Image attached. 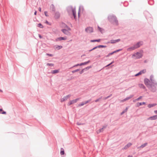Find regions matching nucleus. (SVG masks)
<instances>
[{
    "label": "nucleus",
    "instance_id": "f257e3e1",
    "mask_svg": "<svg viewBox=\"0 0 157 157\" xmlns=\"http://www.w3.org/2000/svg\"><path fill=\"white\" fill-rule=\"evenodd\" d=\"M109 21L112 23H113L114 22L117 25H118V21L115 15H112L109 16L108 17Z\"/></svg>",
    "mask_w": 157,
    "mask_h": 157
},
{
    "label": "nucleus",
    "instance_id": "f03ea898",
    "mask_svg": "<svg viewBox=\"0 0 157 157\" xmlns=\"http://www.w3.org/2000/svg\"><path fill=\"white\" fill-rule=\"evenodd\" d=\"M157 86L151 84V86H150V87L148 88L152 92H156L157 90Z\"/></svg>",
    "mask_w": 157,
    "mask_h": 157
},
{
    "label": "nucleus",
    "instance_id": "7ed1b4c3",
    "mask_svg": "<svg viewBox=\"0 0 157 157\" xmlns=\"http://www.w3.org/2000/svg\"><path fill=\"white\" fill-rule=\"evenodd\" d=\"M144 83L148 88H149L150 86H151V82L149 80L146 78H145L144 79Z\"/></svg>",
    "mask_w": 157,
    "mask_h": 157
},
{
    "label": "nucleus",
    "instance_id": "20e7f679",
    "mask_svg": "<svg viewBox=\"0 0 157 157\" xmlns=\"http://www.w3.org/2000/svg\"><path fill=\"white\" fill-rule=\"evenodd\" d=\"M106 46L105 45H98V46H97L94 47L92 49L89 50L88 51L89 52H90L97 49V48H106Z\"/></svg>",
    "mask_w": 157,
    "mask_h": 157
},
{
    "label": "nucleus",
    "instance_id": "39448f33",
    "mask_svg": "<svg viewBox=\"0 0 157 157\" xmlns=\"http://www.w3.org/2000/svg\"><path fill=\"white\" fill-rule=\"evenodd\" d=\"M85 31L88 33H91L93 32V28L90 27H87L86 28Z\"/></svg>",
    "mask_w": 157,
    "mask_h": 157
},
{
    "label": "nucleus",
    "instance_id": "423d86ee",
    "mask_svg": "<svg viewBox=\"0 0 157 157\" xmlns=\"http://www.w3.org/2000/svg\"><path fill=\"white\" fill-rule=\"evenodd\" d=\"M122 50V49H119L114 51L108 54L107 55H106V57H109L110 56L112 55L114 53H116L118 52H119V51H120Z\"/></svg>",
    "mask_w": 157,
    "mask_h": 157
},
{
    "label": "nucleus",
    "instance_id": "0eeeda50",
    "mask_svg": "<svg viewBox=\"0 0 157 157\" xmlns=\"http://www.w3.org/2000/svg\"><path fill=\"white\" fill-rule=\"evenodd\" d=\"M67 39L66 36L65 37H60L56 38L55 39V41L57 42L58 41H60L62 40H66Z\"/></svg>",
    "mask_w": 157,
    "mask_h": 157
},
{
    "label": "nucleus",
    "instance_id": "6e6552de",
    "mask_svg": "<svg viewBox=\"0 0 157 157\" xmlns=\"http://www.w3.org/2000/svg\"><path fill=\"white\" fill-rule=\"evenodd\" d=\"M70 9L71 10L73 16L75 19L76 18V14L75 9H73L72 6H71Z\"/></svg>",
    "mask_w": 157,
    "mask_h": 157
},
{
    "label": "nucleus",
    "instance_id": "1a4fd4ad",
    "mask_svg": "<svg viewBox=\"0 0 157 157\" xmlns=\"http://www.w3.org/2000/svg\"><path fill=\"white\" fill-rule=\"evenodd\" d=\"M146 69H143L142 70L140 71V72H139L137 73L135 75V76H137L140 75H141L142 74L145 73L146 72Z\"/></svg>",
    "mask_w": 157,
    "mask_h": 157
},
{
    "label": "nucleus",
    "instance_id": "9d476101",
    "mask_svg": "<svg viewBox=\"0 0 157 157\" xmlns=\"http://www.w3.org/2000/svg\"><path fill=\"white\" fill-rule=\"evenodd\" d=\"M71 96L70 94H68L67 95L64 96L63 98H62L61 99V102L64 101L66 100H67L68 98L70 97Z\"/></svg>",
    "mask_w": 157,
    "mask_h": 157
},
{
    "label": "nucleus",
    "instance_id": "9b49d317",
    "mask_svg": "<svg viewBox=\"0 0 157 157\" xmlns=\"http://www.w3.org/2000/svg\"><path fill=\"white\" fill-rule=\"evenodd\" d=\"M60 16V14L59 11L56 12L55 14L54 17L56 19H57L59 18Z\"/></svg>",
    "mask_w": 157,
    "mask_h": 157
},
{
    "label": "nucleus",
    "instance_id": "f8f14e48",
    "mask_svg": "<svg viewBox=\"0 0 157 157\" xmlns=\"http://www.w3.org/2000/svg\"><path fill=\"white\" fill-rule=\"evenodd\" d=\"M136 54L137 55V56L135 58L136 59H140L143 56V55H142V54L138 52H137L136 53Z\"/></svg>",
    "mask_w": 157,
    "mask_h": 157
},
{
    "label": "nucleus",
    "instance_id": "ddd939ff",
    "mask_svg": "<svg viewBox=\"0 0 157 157\" xmlns=\"http://www.w3.org/2000/svg\"><path fill=\"white\" fill-rule=\"evenodd\" d=\"M132 144L131 143H129L127 144L123 148H122V149L126 150L131 145H132Z\"/></svg>",
    "mask_w": 157,
    "mask_h": 157
},
{
    "label": "nucleus",
    "instance_id": "4468645a",
    "mask_svg": "<svg viewBox=\"0 0 157 157\" xmlns=\"http://www.w3.org/2000/svg\"><path fill=\"white\" fill-rule=\"evenodd\" d=\"M156 119H157V115H155L148 117L147 118V120H153Z\"/></svg>",
    "mask_w": 157,
    "mask_h": 157
},
{
    "label": "nucleus",
    "instance_id": "2eb2a0df",
    "mask_svg": "<svg viewBox=\"0 0 157 157\" xmlns=\"http://www.w3.org/2000/svg\"><path fill=\"white\" fill-rule=\"evenodd\" d=\"M121 40L120 39H118L117 40H110V42L111 44H115L116 43L120 41Z\"/></svg>",
    "mask_w": 157,
    "mask_h": 157
},
{
    "label": "nucleus",
    "instance_id": "dca6fc26",
    "mask_svg": "<svg viewBox=\"0 0 157 157\" xmlns=\"http://www.w3.org/2000/svg\"><path fill=\"white\" fill-rule=\"evenodd\" d=\"M134 96L133 94H131L129 95V96L126 97L125 99L122 100V102L126 100H128L132 98Z\"/></svg>",
    "mask_w": 157,
    "mask_h": 157
},
{
    "label": "nucleus",
    "instance_id": "f3484780",
    "mask_svg": "<svg viewBox=\"0 0 157 157\" xmlns=\"http://www.w3.org/2000/svg\"><path fill=\"white\" fill-rule=\"evenodd\" d=\"M50 9L53 12H55L56 10V8L54 5L53 4H52L50 6Z\"/></svg>",
    "mask_w": 157,
    "mask_h": 157
},
{
    "label": "nucleus",
    "instance_id": "a211bd4d",
    "mask_svg": "<svg viewBox=\"0 0 157 157\" xmlns=\"http://www.w3.org/2000/svg\"><path fill=\"white\" fill-rule=\"evenodd\" d=\"M61 31L66 35H68L69 33L68 30L66 29H61Z\"/></svg>",
    "mask_w": 157,
    "mask_h": 157
},
{
    "label": "nucleus",
    "instance_id": "6ab92c4d",
    "mask_svg": "<svg viewBox=\"0 0 157 157\" xmlns=\"http://www.w3.org/2000/svg\"><path fill=\"white\" fill-rule=\"evenodd\" d=\"M140 42H138L136 44L134 45V46L135 49L139 48L140 47Z\"/></svg>",
    "mask_w": 157,
    "mask_h": 157
},
{
    "label": "nucleus",
    "instance_id": "aec40b11",
    "mask_svg": "<svg viewBox=\"0 0 157 157\" xmlns=\"http://www.w3.org/2000/svg\"><path fill=\"white\" fill-rule=\"evenodd\" d=\"M146 104V103L144 102H138L137 103L136 106L137 107H138L140 106H141L143 105H145Z\"/></svg>",
    "mask_w": 157,
    "mask_h": 157
},
{
    "label": "nucleus",
    "instance_id": "412c9836",
    "mask_svg": "<svg viewBox=\"0 0 157 157\" xmlns=\"http://www.w3.org/2000/svg\"><path fill=\"white\" fill-rule=\"evenodd\" d=\"M59 72V69L55 70H52L51 71V73L52 74H55L58 73Z\"/></svg>",
    "mask_w": 157,
    "mask_h": 157
},
{
    "label": "nucleus",
    "instance_id": "4be33fe9",
    "mask_svg": "<svg viewBox=\"0 0 157 157\" xmlns=\"http://www.w3.org/2000/svg\"><path fill=\"white\" fill-rule=\"evenodd\" d=\"M135 49L133 46L128 48L127 49V51H131L132 50H134Z\"/></svg>",
    "mask_w": 157,
    "mask_h": 157
},
{
    "label": "nucleus",
    "instance_id": "5701e85b",
    "mask_svg": "<svg viewBox=\"0 0 157 157\" xmlns=\"http://www.w3.org/2000/svg\"><path fill=\"white\" fill-rule=\"evenodd\" d=\"M90 60H89L85 62H84L82 63L79 64V65H80V66H82V65H84L86 64H87L90 62Z\"/></svg>",
    "mask_w": 157,
    "mask_h": 157
},
{
    "label": "nucleus",
    "instance_id": "b1692460",
    "mask_svg": "<svg viewBox=\"0 0 157 157\" xmlns=\"http://www.w3.org/2000/svg\"><path fill=\"white\" fill-rule=\"evenodd\" d=\"M139 86L140 88H142L144 90L146 88L145 86L143 84H139Z\"/></svg>",
    "mask_w": 157,
    "mask_h": 157
},
{
    "label": "nucleus",
    "instance_id": "393cba45",
    "mask_svg": "<svg viewBox=\"0 0 157 157\" xmlns=\"http://www.w3.org/2000/svg\"><path fill=\"white\" fill-rule=\"evenodd\" d=\"M156 105V104H155V103H153V104H149L148 105V107L150 108H151V107H152L155 105Z\"/></svg>",
    "mask_w": 157,
    "mask_h": 157
},
{
    "label": "nucleus",
    "instance_id": "a878e982",
    "mask_svg": "<svg viewBox=\"0 0 157 157\" xmlns=\"http://www.w3.org/2000/svg\"><path fill=\"white\" fill-rule=\"evenodd\" d=\"M151 84L154 85H155L157 86V82L155 81L154 79H153L151 81Z\"/></svg>",
    "mask_w": 157,
    "mask_h": 157
},
{
    "label": "nucleus",
    "instance_id": "bb28decb",
    "mask_svg": "<svg viewBox=\"0 0 157 157\" xmlns=\"http://www.w3.org/2000/svg\"><path fill=\"white\" fill-rule=\"evenodd\" d=\"M79 99V98H76L75 99H73L72 100H71V102L72 104L76 102Z\"/></svg>",
    "mask_w": 157,
    "mask_h": 157
},
{
    "label": "nucleus",
    "instance_id": "cd10ccee",
    "mask_svg": "<svg viewBox=\"0 0 157 157\" xmlns=\"http://www.w3.org/2000/svg\"><path fill=\"white\" fill-rule=\"evenodd\" d=\"M128 109V107H126V108L121 113V115H122L124 113H125L127 112Z\"/></svg>",
    "mask_w": 157,
    "mask_h": 157
},
{
    "label": "nucleus",
    "instance_id": "c85d7f7f",
    "mask_svg": "<svg viewBox=\"0 0 157 157\" xmlns=\"http://www.w3.org/2000/svg\"><path fill=\"white\" fill-rule=\"evenodd\" d=\"M101 40L100 39H98L95 40H91L90 41L91 42H99Z\"/></svg>",
    "mask_w": 157,
    "mask_h": 157
},
{
    "label": "nucleus",
    "instance_id": "c756f323",
    "mask_svg": "<svg viewBox=\"0 0 157 157\" xmlns=\"http://www.w3.org/2000/svg\"><path fill=\"white\" fill-rule=\"evenodd\" d=\"M147 143H145L144 144H142V145H141L138 148H143L144 147H145L147 145Z\"/></svg>",
    "mask_w": 157,
    "mask_h": 157
},
{
    "label": "nucleus",
    "instance_id": "7c9ffc66",
    "mask_svg": "<svg viewBox=\"0 0 157 157\" xmlns=\"http://www.w3.org/2000/svg\"><path fill=\"white\" fill-rule=\"evenodd\" d=\"M63 48V46L61 45H56V48L58 50L61 49Z\"/></svg>",
    "mask_w": 157,
    "mask_h": 157
},
{
    "label": "nucleus",
    "instance_id": "2f4dec72",
    "mask_svg": "<svg viewBox=\"0 0 157 157\" xmlns=\"http://www.w3.org/2000/svg\"><path fill=\"white\" fill-rule=\"evenodd\" d=\"M148 2V4L150 5H152L154 3V1L153 0H149Z\"/></svg>",
    "mask_w": 157,
    "mask_h": 157
},
{
    "label": "nucleus",
    "instance_id": "473e14b6",
    "mask_svg": "<svg viewBox=\"0 0 157 157\" xmlns=\"http://www.w3.org/2000/svg\"><path fill=\"white\" fill-rule=\"evenodd\" d=\"M60 153L62 155H63L64 154V151L63 148H61Z\"/></svg>",
    "mask_w": 157,
    "mask_h": 157
},
{
    "label": "nucleus",
    "instance_id": "72a5a7b5",
    "mask_svg": "<svg viewBox=\"0 0 157 157\" xmlns=\"http://www.w3.org/2000/svg\"><path fill=\"white\" fill-rule=\"evenodd\" d=\"M103 128H101L98 130L97 132L98 134H99L100 133L102 132L103 131Z\"/></svg>",
    "mask_w": 157,
    "mask_h": 157
},
{
    "label": "nucleus",
    "instance_id": "f704fd0d",
    "mask_svg": "<svg viewBox=\"0 0 157 157\" xmlns=\"http://www.w3.org/2000/svg\"><path fill=\"white\" fill-rule=\"evenodd\" d=\"M91 67H92V66H88V67L85 68L84 69H85V71H87V70H89V69L91 68Z\"/></svg>",
    "mask_w": 157,
    "mask_h": 157
},
{
    "label": "nucleus",
    "instance_id": "c9c22d12",
    "mask_svg": "<svg viewBox=\"0 0 157 157\" xmlns=\"http://www.w3.org/2000/svg\"><path fill=\"white\" fill-rule=\"evenodd\" d=\"M47 66L50 67H53L54 66V64L52 63H47L46 64Z\"/></svg>",
    "mask_w": 157,
    "mask_h": 157
},
{
    "label": "nucleus",
    "instance_id": "e433bc0d",
    "mask_svg": "<svg viewBox=\"0 0 157 157\" xmlns=\"http://www.w3.org/2000/svg\"><path fill=\"white\" fill-rule=\"evenodd\" d=\"M37 26L38 27L41 28H43L44 27L43 26L41 23L38 24Z\"/></svg>",
    "mask_w": 157,
    "mask_h": 157
},
{
    "label": "nucleus",
    "instance_id": "4c0bfd02",
    "mask_svg": "<svg viewBox=\"0 0 157 157\" xmlns=\"http://www.w3.org/2000/svg\"><path fill=\"white\" fill-rule=\"evenodd\" d=\"M65 27H66L67 29V30H68V31H71V29L67 25H65Z\"/></svg>",
    "mask_w": 157,
    "mask_h": 157
},
{
    "label": "nucleus",
    "instance_id": "58836bf2",
    "mask_svg": "<svg viewBox=\"0 0 157 157\" xmlns=\"http://www.w3.org/2000/svg\"><path fill=\"white\" fill-rule=\"evenodd\" d=\"M102 98V96H101L99 98H98L95 100L94 101L96 102H97L98 101H99Z\"/></svg>",
    "mask_w": 157,
    "mask_h": 157
},
{
    "label": "nucleus",
    "instance_id": "ea45409f",
    "mask_svg": "<svg viewBox=\"0 0 157 157\" xmlns=\"http://www.w3.org/2000/svg\"><path fill=\"white\" fill-rule=\"evenodd\" d=\"M80 70V69H77L75 70H73V71H72V72L73 73H74L76 72H77L78 71H79Z\"/></svg>",
    "mask_w": 157,
    "mask_h": 157
},
{
    "label": "nucleus",
    "instance_id": "a19ab883",
    "mask_svg": "<svg viewBox=\"0 0 157 157\" xmlns=\"http://www.w3.org/2000/svg\"><path fill=\"white\" fill-rule=\"evenodd\" d=\"M85 104L84 101H83L81 103L79 104L78 105L79 106H82L83 105Z\"/></svg>",
    "mask_w": 157,
    "mask_h": 157
},
{
    "label": "nucleus",
    "instance_id": "79ce46f5",
    "mask_svg": "<svg viewBox=\"0 0 157 157\" xmlns=\"http://www.w3.org/2000/svg\"><path fill=\"white\" fill-rule=\"evenodd\" d=\"M46 55L51 57L53 56V55L49 53H46Z\"/></svg>",
    "mask_w": 157,
    "mask_h": 157
},
{
    "label": "nucleus",
    "instance_id": "37998d69",
    "mask_svg": "<svg viewBox=\"0 0 157 157\" xmlns=\"http://www.w3.org/2000/svg\"><path fill=\"white\" fill-rule=\"evenodd\" d=\"M80 66V65H79V64H77L75 65H74L73 67H71V68H72L73 67H77L78 66Z\"/></svg>",
    "mask_w": 157,
    "mask_h": 157
},
{
    "label": "nucleus",
    "instance_id": "c03bdc74",
    "mask_svg": "<svg viewBox=\"0 0 157 157\" xmlns=\"http://www.w3.org/2000/svg\"><path fill=\"white\" fill-rule=\"evenodd\" d=\"M154 76L153 75H151L150 76V80L151 81L153 79Z\"/></svg>",
    "mask_w": 157,
    "mask_h": 157
},
{
    "label": "nucleus",
    "instance_id": "a18cd8bd",
    "mask_svg": "<svg viewBox=\"0 0 157 157\" xmlns=\"http://www.w3.org/2000/svg\"><path fill=\"white\" fill-rule=\"evenodd\" d=\"M84 71H85V69H83L79 72V73L80 74H81L83 73Z\"/></svg>",
    "mask_w": 157,
    "mask_h": 157
},
{
    "label": "nucleus",
    "instance_id": "49530a36",
    "mask_svg": "<svg viewBox=\"0 0 157 157\" xmlns=\"http://www.w3.org/2000/svg\"><path fill=\"white\" fill-rule=\"evenodd\" d=\"M47 11H45L44 12V14L45 15V16H46V17H48V15L47 14Z\"/></svg>",
    "mask_w": 157,
    "mask_h": 157
},
{
    "label": "nucleus",
    "instance_id": "de8ad7c7",
    "mask_svg": "<svg viewBox=\"0 0 157 157\" xmlns=\"http://www.w3.org/2000/svg\"><path fill=\"white\" fill-rule=\"evenodd\" d=\"M80 7H79V8L78 11V17H80Z\"/></svg>",
    "mask_w": 157,
    "mask_h": 157
},
{
    "label": "nucleus",
    "instance_id": "09e8293b",
    "mask_svg": "<svg viewBox=\"0 0 157 157\" xmlns=\"http://www.w3.org/2000/svg\"><path fill=\"white\" fill-rule=\"evenodd\" d=\"M70 7H68V8H67V11L68 12V13L70 12H71V10L70 9Z\"/></svg>",
    "mask_w": 157,
    "mask_h": 157
},
{
    "label": "nucleus",
    "instance_id": "8fccbe9b",
    "mask_svg": "<svg viewBox=\"0 0 157 157\" xmlns=\"http://www.w3.org/2000/svg\"><path fill=\"white\" fill-rule=\"evenodd\" d=\"M142 98V96H140L139 97V98H138L136 99V100H137V101H138L139 100H140V99H141Z\"/></svg>",
    "mask_w": 157,
    "mask_h": 157
},
{
    "label": "nucleus",
    "instance_id": "3c124183",
    "mask_svg": "<svg viewBox=\"0 0 157 157\" xmlns=\"http://www.w3.org/2000/svg\"><path fill=\"white\" fill-rule=\"evenodd\" d=\"M107 125L105 124L103 126L102 128H103V129H105L107 127Z\"/></svg>",
    "mask_w": 157,
    "mask_h": 157
},
{
    "label": "nucleus",
    "instance_id": "603ef678",
    "mask_svg": "<svg viewBox=\"0 0 157 157\" xmlns=\"http://www.w3.org/2000/svg\"><path fill=\"white\" fill-rule=\"evenodd\" d=\"M91 101V100L90 99V100H88L87 101H84L85 102V104H87V103H88L90 101Z\"/></svg>",
    "mask_w": 157,
    "mask_h": 157
},
{
    "label": "nucleus",
    "instance_id": "864d4df0",
    "mask_svg": "<svg viewBox=\"0 0 157 157\" xmlns=\"http://www.w3.org/2000/svg\"><path fill=\"white\" fill-rule=\"evenodd\" d=\"M72 103L71 101H70L67 104V105L68 106H70V105H72Z\"/></svg>",
    "mask_w": 157,
    "mask_h": 157
},
{
    "label": "nucleus",
    "instance_id": "5fc2aeb1",
    "mask_svg": "<svg viewBox=\"0 0 157 157\" xmlns=\"http://www.w3.org/2000/svg\"><path fill=\"white\" fill-rule=\"evenodd\" d=\"M98 29L102 33V29L99 26L98 27Z\"/></svg>",
    "mask_w": 157,
    "mask_h": 157
},
{
    "label": "nucleus",
    "instance_id": "6e6d98bb",
    "mask_svg": "<svg viewBox=\"0 0 157 157\" xmlns=\"http://www.w3.org/2000/svg\"><path fill=\"white\" fill-rule=\"evenodd\" d=\"M6 112L5 111H3V112H2L0 113L2 114H6Z\"/></svg>",
    "mask_w": 157,
    "mask_h": 157
},
{
    "label": "nucleus",
    "instance_id": "4d7b16f0",
    "mask_svg": "<svg viewBox=\"0 0 157 157\" xmlns=\"http://www.w3.org/2000/svg\"><path fill=\"white\" fill-rule=\"evenodd\" d=\"M38 36L40 39H41V38H42V37H43L40 34H38Z\"/></svg>",
    "mask_w": 157,
    "mask_h": 157
},
{
    "label": "nucleus",
    "instance_id": "13d9d810",
    "mask_svg": "<svg viewBox=\"0 0 157 157\" xmlns=\"http://www.w3.org/2000/svg\"><path fill=\"white\" fill-rule=\"evenodd\" d=\"M45 23H46L48 25H50L49 22H48L47 20L46 21Z\"/></svg>",
    "mask_w": 157,
    "mask_h": 157
},
{
    "label": "nucleus",
    "instance_id": "bf43d9fd",
    "mask_svg": "<svg viewBox=\"0 0 157 157\" xmlns=\"http://www.w3.org/2000/svg\"><path fill=\"white\" fill-rule=\"evenodd\" d=\"M136 54H134L132 55V58H133L135 57H136Z\"/></svg>",
    "mask_w": 157,
    "mask_h": 157
},
{
    "label": "nucleus",
    "instance_id": "052dcab7",
    "mask_svg": "<svg viewBox=\"0 0 157 157\" xmlns=\"http://www.w3.org/2000/svg\"><path fill=\"white\" fill-rule=\"evenodd\" d=\"M110 65H111L110 64V63H109V64H108V65H106V66L105 67H108V66H110Z\"/></svg>",
    "mask_w": 157,
    "mask_h": 157
},
{
    "label": "nucleus",
    "instance_id": "680f3d73",
    "mask_svg": "<svg viewBox=\"0 0 157 157\" xmlns=\"http://www.w3.org/2000/svg\"><path fill=\"white\" fill-rule=\"evenodd\" d=\"M36 13H37V11L36 10H35V11L34 13V15H36Z\"/></svg>",
    "mask_w": 157,
    "mask_h": 157
},
{
    "label": "nucleus",
    "instance_id": "e2e57ef3",
    "mask_svg": "<svg viewBox=\"0 0 157 157\" xmlns=\"http://www.w3.org/2000/svg\"><path fill=\"white\" fill-rule=\"evenodd\" d=\"M154 112L155 113L157 114V110H155Z\"/></svg>",
    "mask_w": 157,
    "mask_h": 157
},
{
    "label": "nucleus",
    "instance_id": "0e129e2a",
    "mask_svg": "<svg viewBox=\"0 0 157 157\" xmlns=\"http://www.w3.org/2000/svg\"><path fill=\"white\" fill-rule=\"evenodd\" d=\"M41 8L40 7H39V10L40 11V12H41Z\"/></svg>",
    "mask_w": 157,
    "mask_h": 157
},
{
    "label": "nucleus",
    "instance_id": "69168bd1",
    "mask_svg": "<svg viewBox=\"0 0 157 157\" xmlns=\"http://www.w3.org/2000/svg\"><path fill=\"white\" fill-rule=\"evenodd\" d=\"M114 62V61H113L110 63V64L111 65Z\"/></svg>",
    "mask_w": 157,
    "mask_h": 157
},
{
    "label": "nucleus",
    "instance_id": "338daca9",
    "mask_svg": "<svg viewBox=\"0 0 157 157\" xmlns=\"http://www.w3.org/2000/svg\"><path fill=\"white\" fill-rule=\"evenodd\" d=\"M107 99V98L106 97H104V98H103V100H106Z\"/></svg>",
    "mask_w": 157,
    "mask_h": 157
},
{
    "label": "nucleus",
    "instance_id": "774afa93",
    "mask_svg": "<svg viewBox=\"0 0 157 157\" xmlns=\"http://www.w3.org/2000/svg\"><path fill=\"white\" fill-rule=\"evenodd\" d=\"M128 157H132V156H131V155H129L128 156Z\"/></svg>",
    "mask_w": 157,
    "mask_h": 157
}]
</instances>
